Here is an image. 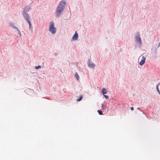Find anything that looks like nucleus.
Segmentation results:
<instances>
[{"instance_id":"obj_1","label":"nucleus","mask_w":160,"mask_h":160,"mask_svg":"<svg viewBox=\"0 0 160 160\" xmlns=\"http://www.w3.org/2000/svg\"><path fill=\"white\" fill-rule=\"evenodd\" d=\"M67 6L64 0L61 1L57 7L55 15L57 18L62 15V12Z\"/></svg>"},{"instance_id":"obj_2","label":"nucleus","mask_w":160,"mask_h":160,"mask_svg":"<svg viewBox=\"0 0 160 160\" xmlns=\"http://www.w3.org/2000/svg\"><path fill=\"white\" fill-rule=\"evenodd\" d=\"M135 41L137 43L141 45L142 44V41L140 38V34L138 32H137L135 34Z\"/></svg>"},{"instance_id":"obj_3","label":"nucleus","mask_w":160,"mask_h":160,"mask_svg":"<svg viewBox=\"0 0 160 160\" xmlns=\"http://www.w3.org/2000/svg\"><path fill=\"white\" fill-rule=\"evenodd\" d=\"M49 30L53 34L55 33L56 32V28L55 27L54 23L52 22H51L50 23Z\"/></svg>"},{"instance_id":"obj_4","label":"nucleus","mask_w":160,"mask_h":160,"mask_svg":"<svg viewBox=\"0 0 160 160\" xmlns=\"http://www.w3.org/2000/svg\"><path fill=\"white\" fill-rule=\"evenodd\" d=\"M22 14L27 22H28L30 21V18L28 14L22 13Z\"/></svg>"},{"instance_id":"obj_5","label":"nucleus","mask_w":160,"mask_h":160,"mask_svg":"<svg viewBox=\"0 0 160 160\" xmlns=\"http://www.w3.org/2000/svg\"><path fill=\"white\" fill-rule=\"evenodd\" d=\"M145 60L146 57H145L144 56H143L142 57V59L139 63L140 65L141 66H142L145 63Z\"/></svg>"},{"instance_id":"obj_6","label":"nucleus","mask_w":160,"mask_h":160,"mask_svg":"<svg viewBox=\"0 0 160 160\" xmlns=\"http://www.w3.org/2000/svg\"><path fill=\"white\" fill-rule=\"evenodd\" d=\"M88 66L90 68H93L95 67L94 64L92 63V61L91 59H89V60L88 63Z\"/></svg>"},{"instance_id":"obj_7","label":"nucleus","mask_w":160,"mask_h":160,"mask_svg":"<svg viewBox=\"0 0 160 160\" xmlns=\"http://www.w3.org/2000/svg\"><path fill=\"white\" fill-rule=\"evenodd\" d=\"M78 38V34L77 32L76 31L75 33L72 37V39L74 40H77Z\"/></svg>"},{"instance_id":"obj_8","label":"nucleus","mask_w":160,"mask_h":160,"mask_svg":"<svg viewBox=\"0 0 160 160\" xmlns=\"http://www.w3.org/2000/svg\"><path fill=\"white\" fill-rule=\"evenodd\" d=\"M25 92L26 93L30 95L31 93H32V90L28 88L26 89L25 91Z\"/></svg>"},{"instance_id":"obj_9","label":"nucleus","mask_w":160,"mask_h":160,"mask_svg":"<svg viewBox=\"0 0 160 160\" xmlns=\"http://www.w3.org/2000/svg\"><path fill=\"white\" fill-rule=\"evenodd\" d=\"M9 24L10 26L12 28L16 30L18 29V28L16 27L13 23L10 22L9 23Z\"/></svg>"},{"instance_id":"obj_10","label":"nucleus","mask_w":160,"mask_h":160,"mask_svg":"<svg viewBox=\"0 0 160 160\" xmlns=\"http://www.w3.org/2000/svg\"><path fill=\"white\" fill-rule=\"evenodd\" d=\"M29 10V8L27 6L25 8H24L23 12L22 13H27V12H28Z\"/></svg>"},{"instance_id":"obj_11","label":"nucleus","mask_w":160,"mask_h":160,"mask_svg":"<svg viewBox=\"0 0 160 160\" xmlns=\"http://www.w3.org/2000/svg\"><path fill=\"white\" fill-rule=\"evenodd\" d=\"M101 92L103 94V95H104L107 93V91L106 88H102L101 90Z\"/></svg>"},{"instance_id":"obj_12","label":"nucleus","mask_w":160,"mask_h":160,"mask_svg":"<svg viewBox=\"0 0 160 160\" xmlns=\"http://www.w3.org/2000/svg\"><path fill=\"white\" fill-rule=\"evenodd\" d=\"M28 22L29 24V29L32 30V26L31 21H28Z\"/></svg>"},{"instance_id":"obj_13","label":"nucleus","mask_w":160,"mask_h":160,"mask_svg":"<svg viewBox=\"0 0 160 160\" xmlns=\"http://www.w3.org/2000/svg\"><path fill=\"white\" fill-rule=\"evenodd\" d=\"M75 77L78 80H79V76L77 72L76 73L75 75Z\"/></svg>"},{"instance_id":"obj_14","label":"nucleus","mask_w":160,"mask_h":160,"mask_svg":"<svg viewBox=\"0 0 160 160\" xmlns=\"http://www.w3.org/2000/svg\"><path fill=\"white\" fill-rule=\"evenodd\" d=\"M160 83H158L157 86V87H156V89H157V90L158 91V93H159V94L160 95V90H159V88H158V86L160 84Z\"/></svg>"},{"instance_id":"obj_15","label":"nucleus","mask_w":160,"mask_h":160,"mask_svg":"<svg viewBox=\"0 0 160 160\" xmlns=\"http://www.w3.org/2000/svg\"><path fill=\"white\" fill-rule=\"evenodd\" d=\"M41 67L40 65H38V66H36L35 68L36 69H41Z\"/></svg>"},{"instance_id":"obj_16","label":"nucleus","mask_w":160,"mask_h":160,"mask_svg":"<svg viewBox=\"0 0 160 160\" xmlns=\"http://www.w3.org/2000/svg\"><path fill=\"white\" fill-rule=\"evenodd\" d=\"M103 97H104L106 99H108L109 96L108 95H103Z\"/></svg>"},{"instance_id":"obj_17","label":"nucleus","mask_w":160,"mask_h":160,"mask_svg":"<svg viewBox=\"0 0 160 160\" xmlns=\"http://www.w3.org/2000/svg\"><path fill=\"white\" fill-rule=\"evenodd\" d=\"M17 31L18 32V34H19V35L20 36H21V33L20 32V31H19V29H18H18H17Z\"/></svg>"},{"instance_id":"obj_18","label":"nucleus","mask_w":160,"mask_h":160,"mask_svg":"<svg viewBox=\"0 0 160 160\" xmlns=\"http://www.w3.org/2000/svg\"><path fill=\"white\" fill-rule=\"evenodd\" d=\"M98 112L100 115H102V112L101 110H98Z\"/></svg>"},{"instance_id":"obj_19","label":"nucleus","mask_w":160,"mask_h":160,"mask_svg":"<svg viewBox=\"0 0 160 160\" xmlns=\"http://www.w3.org/2000/svg\"><path fill=\"white\" fill-rule=\"evenodd\" d=\"M82 96H81L79 97V98L78 99H77L76 100H82Z\"/></svg>"},{"instance_id":"obj_20","label":"nucleus","mask_w":160,"mask_h":160,"mask_svg":"<svg viewBox=\"0 0 160 160\" xmlns=\"http://www.w3.org/2000/svg\"><path fill=\"white\" fill-rule=\"evenodd\" d=\"M58 52H56L54 53V55L55 56H57L58 55Z\"/></svg>"},{"instance_id":"obj_21","label":"nucleus","mask_w":160,"mask_h":160,"mask_svg":"<svg viewBox=\"0 0 160 160\" xmlns=\"http://www.w3.org/2000/svg\"><path fill=\"white\" fill-rule=\"evenodd\" d=\"M105 107V106L104 104H102V108H103V109H104Z\"/></svg>"},{"instance_id":"obj_22","label":"nucleus","mask_w":160,"mask_h":160,"mask_svg":"<svg viewBox=\"0 0 160 160\" xmlns=\"http://www.w3.org/2000/svg\"><path fill=\"white\" fill-rule=\"evenodd\" d=\"M27 7L28 8L29 10L31 9V6H27Z\"/></svg>"},{"instance_id":"obj_23","label":"nucleus","mask_w":160,"mask_h":160,"mask_svg":"<svg viewBox=\"0 0 160 160\" xmlns=\"http://www.w3.org/2000/svg\"><path fill=\"white\" fill-rule=\"evenodd\" d=\"M133 109H134V108H133V107H132L131 108V110H133Z\"/></svg>"}]
</instances>
